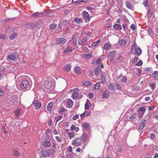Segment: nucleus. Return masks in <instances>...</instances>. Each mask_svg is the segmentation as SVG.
<instances>
[{"label":"nucleus","mask_w":158,"mask_h":158,"mask_svg":"<svg viewBox=\"0 0 158 158\" xmlns=\"http://www.w3.org/2000/svg\"><path fill=\"white\" fill-rule=\"evenodd\" d=\"M127 80V78L125 76H123L122 78L121 81L122 82H126Z\"/></svg>","instance_id":"c03bdc74"},{"label":"nucleus","mask_w":158,"mask_h":158,"mask_svg":"<svg viewBox=\"0 0 158 158\" xmlns=\"http://www.w3.org/2000/svg\"><path fill=\"white\" fill-rule=\"evenodd\" d=\"M49 137V131L48 129L45 131V135L43 136V139H48Z\"/></svg>","instance_id":"ddd939ff"},{"label":"nucleus","mask_w":158,"mask_h":158,"mask_svg":"<svg viewBox=\"0 0 158 158\" xmlns=\"http://www.w3.org/2000/svg\"><path fill=\"white\" fill-rule=\"evenodd\" d=\"M34 104L35 108L37 109H39L41 106L40 101L37 100H35L34 101Z\"/></svg>","instance_id":"1a4fd4ad"},{"label":"nucleus","mask_w":158,"mask_h":158,"mask_svg":"<svg viewBox=\"0 0 158 158\" xmlns=\"http://www.w3.org/2000/svg\"><path fill=\"white\" fill-rule=\"evenodd\" d=\"M74 21H75L77 24H80L82 22L83 20L81 18L76 17L75 18Z\"/></svg>","instance_id":"2eb2a0df"},{"label":"nucleus","mask_w":158,"mask_h":158,"mask_svg":"<svg viewBox=\"0 0 158 158\" xmlns=\"http://www.w3.org/2000/svg\"><path fill=\"white\" fill-rule=\"evenodd\" d=\"M100 86V83L98 82H97L94 85V88L96 89H98L99 88Z\"/></svg>","instance_id":"79ce46f5"},{"label":"nucleus","mask_w":158,"mask_h":158,"mask_svg":"<svg viewBox=\"0 0 158 158\" xmlns=\"http://www.w3.org/2000/svg\"><path fill=\"white\" fill-rule=\"evenodd\" d=\"M56 27V24H51L50 25V29L53 30L55 29Z\"/></svg>","instance_id":"de8ad7c7"},{"label":"nucleus","mask_w":158,"mask_h":158,"mask_svg":"<svg viewBox=\"0 0 158 158\" xmlns=\"http://www.w3.org/2000/svg\"><path fill=\"white\" fill-rule=\"evenodd\" d=\"M79 40L78 36L76 34L73 35V36L72 39L71 40V42L74 45L77 44V41Z\"/></svg>","instance_id":"423d86ee"},{"label":"nucleus","mask_w":158,"mask_h":158,"mask_svg":"<svg viewBox=\"0 0 158 158\" xmlns=\"http://www.w3.org/2000/svg\"><path fill=\"white\" fill-rule=\"evenodd\" d=\"M31 86V83L29 81L27 80H23L20 85L21 89H24L25 90H29Z\"/></svg>","instance_id":"f03ea898"},{"label":"nucleus","mask_w":158,"mask_h":158,"mask_svg":"<svg viewBox=\"0 0 158 158\" xmlns=\"http://www.w3.org/2000/svg\"><path fill=\"white\" fill-rule=\"evenodd\" d=\"M51 85L50 86V90L53 89H55L56 86V83L54 81L52 80L51 81Z\"/></svg>","instance_id":"b1692460"},{"label":"nucleus","mask_w":158,"mask_h":158,"mask_svg":"<svg viewBox=\"0 0 158 158\" xmlns=\"http://www.w3.org/2000/svg\"><path fill=\"white\" fill-rule=\"evenodd\" d=\"M152 9H151L150 8H149L148 9V15L151 16V15L152 14Z\"/></svg>","instance_id":"bf43d9fd"},{"label":"nucleus","mask_w":158,"mask_h":158,"mask_svg":"<svg viewBox=\"0 0 158 158\" xmlns=\"http://www.w3.org/2000/svg\"><path fill=\"white\" fill-rule=\"evenodd\" d=\"M82 127L85 129H87L88 130H89L90 128V125L87 123H85Z\"/></svg>","instance_id":"4be33fe9"},{"label":"nucleus","mask_w":158,"mask_h":158,"mask_svg":"<svg viewBox=\"0 0 158 158\" xmlns=\"http://www.w3.org/2000/svg\"><path fill=\"white\" fill-rule=\"evenodd\" d=\"M7 98L8 103L11 104H13L17 102L16 96L15 95H8Z\"/></svg>","instance_id":"20e7f679"},{"label":"nucleus","mask_w":158,"mask_h":158,"mask_svg":"<svg viewBox=\"0 0 158 158\" xmlns=\"http://www.w3.org/2000/svg\"><path fill=\"white\" fill-rule=\"evenodd\" d=\"M66 41V39L63 38H59L56 40V43L60 45H63L64 44Z\"/></svg>","instance_id":"39448f33"},{"label":"nucleus","mask_w":158,"mask_h":158,"mask_svg":"<svg viewBox=\"0 0 158 158\" xmlns=\"http://www.w3.org/2000/svg\"><path fill=\"white\" fill-rule=\"evenodd\" d=\"M49 81H45V83H44V85L45 88L47 89H48L49 86Z\"/></svg>","instance_id":"4c0bfd02"},{"label":"nucleus","mask_w":158,"mask_h":158,"mask_svg":"<svg viewBox=\"0 0 158 158\" xmlns=\"http://www.w3.org/2000/svg\"><path fill=\"white\" fill-rule=\"evenodd\" d=\"M143 4L145 7L148 6V0H143Z\"/></svg>","instance_id":"09e8293b"},{"label":"nucleus","mask_w":158,"mask_h":158,"mask_svg":"<svg viewBox=\"0 0 158 158\" xmlns=\"http://www.w3.org/2000/svg\"><path fill=\"white\" fill-rule=\"evenodd\" d=\"M18 35V34L17 33H14L12 35L10 36V39L11 40H13Z\"/></svg>","instance_id":"c9c22d12"},{"label":"nucleus","mask_w":158,"mask_h":158,"mask_svg":"<svg viewBox=\"0 0 158 158\" xmlns=\"http://www.w3.org/2000/svg\"><path fill=\"white\" fill-rule=\"evenodd\" d=\"M139 110L140 112H142L145 111L146 109L144 107H140Z\"/></svg>","instance_id":"4d7b16f0"},{"label":"nucleus","mask_w":158,"mask_h":158,"mask_svg":"<svg viewBox=\"0 0 158 158\" xmlns=\"http://www.w3.org/2000/svg\"><path fill=\"white\" fill-rule=\"evenodd\" d=\"M83 15L84 17L87 19H89V14L86 11H84L83 12Z\"/></svg>","instance_id":"a878e982"},{"label":"nucleus","mask_w":158,"mask_h":158,"mask_svg":"<svg viewBox=\"0 0 158 158\" xmlns=\"http://www.w3.org/2000/svg\"><path fill=\"white\" fill-rule=\"evenodd\" d=\"M156 137L154 133H152L150 135V138L151 139H154Z\"/></svg>","instance_id":"052dcab7"},{"label":"nucleus","mask_w":158,"mask_h":158,"mask_svg":"<svg viewBox=\"0 0 158 158\" xmlns=\"http://www.w3.org/2000/svg\"><path fill=\"white\" fill-rule=\"evenodd\" d=\"M87 112L85 111L83 114L80 115L81 118L82 119L86 115Z\"/></svg>","instance_id":"6e6d98bb"},{"label":"nucleus","mask_w":158,"mask_h":158,"mask_svg":"<svg viewBox=\"0 0 158 158\" xmlns=\"http://www.w3.org/2000/svg\"><path fill=\"white\" fill-rule=\"evenodd\" d=\"M81 83L82 85L85 86H89L90 85V82L88 81H83Z\"/></svg>","instance_id":"7c9ffc66"},{"label":"nucleus","mask_w":158,"mask_h":158,"mask_svg":"<svg viewBox=\"0 0 158 158\" xmlns=\"http://www.w3.org/2000/svg\"><path fill=\"white\" fill-rule=\"evenodd\" d=\"M64 107H62L60 109H59V113L61 114V113L63 112L64 110Z\"/></svg>","instance_id":"e2e57ef3"},{"label":"nucleus","mask_w":158,"mask_h":158,"mask_svg":"<svg viewBox=\"0 0 158 158\" xmlns=\"http://www.w3.org/2000/svg\"><path fill=\"white\" fill-rule=\"evenodd\" d=\"M61 21L63 25L65 26L68 24V21L66 20H62Z\"/></svg>","instance_id":"37998d69"},{"label":"nucleus","mask_w":158,"mask_h":158,"mask_svg":"<svg viewBox=\"0 0 158 158\" xmlns=\"http://www.w3.org/2000/svg\"><path fill=\"white\" fill-rule=\"evenodd\" d=\"M41 154L42 156L44 157L49 156V154L48 152L46 150H44L41 151Z\"/></svg>","instance_id":"f3484780"},{"label":"nucleus","mask_w":158,"mask_h":158,"mask_svg":"<svg viewBox=\"0 0 158 158\" xmlns=\"http://www.w3.org/2000/svg\"><path fill=\"white\" fill-rule=\"evenodd\" d=\"M87 135L86 134H83L80 137V139L84 143L86 140Z\"/></svg>","instance_id":"dca6fc26"},{"label":"nucleus","mask_w":158,"mask_h":158,"mask_svg":"<svg viewBox=\"0 0 158 158\" xmlns=\"http://www.w3.org/2000/svg\"><path fill=\"white\" fill-rule=\"evenodd\" d=\"M49 10H45L44 11L41 12H36L31 15V16L34 18L41 17L44 15L45 16H49V13H48Z\"/></svg>","instance_id":"f257e3e1"},{"label":"nucleus","mask_w":158,"mask_h":158,"mask_svg":"<svg viewBox=\"0 0 158 158\" xmlns=\"http://www.w3.org/2000/svg\"><path fill=\"white\" fill-rule=\"evenodd\" d=\"M43 146L44 147H48L49 146V141H45L43 142Z\"/></svg>","instance_id":"c756f323"},{"label":"nucleus","mask_w":158,"mask_h":158,"mask_svg":"<svg viewBox=\"0 0 158 158\" xmlns=\"http://www.w3.org/2000/svg\"><path fill=\"white\" fill-rule=\"evenodd\" d=\"M143 62L141 60H139L138 61V62L137 63L135 64V65L137 66H139L141 65L142 64Z\"/></svg>","instance_id":"3c124183"},{"label":"nucleus","mask_w":158,"mask_h":158,"mask_svg":"<svg viewBox=\"0 0 158 158\" xmlns=\"http://www.w3.org/2000/svg\"><path fill=\"white\" fill-rule=\"evenodd\" d=\"M125 5L126 7L129 9H132L133 8V6L131 4L128 2H125Z\"/></svg>","instance_id":"5701e85b"},{"label":"nucleus","mask_w":158,"mask_h":158,"mask_svg":"<svg viewBox=\"0 0 158 158\" xmlns=\"http://www.w3.org/2000/svg\"><path fill=\"white\" fill-rule=\"evenodd\" d=\"M110 95V92L108 90H106L102 94V97L103 98H107Z\"/></svg>","instance_id":"6e6552de"},{"label":"nucleus","mask_w":158,"mask_h":158,"mask_svg":"<svg viewBox=\"0 0 158 158\" xmlns=\"http://www.w3.org/2000/svg\"><path fill=\"white\" fill-rule=\"evenodd\" d=\"M56 121H58L61 119L62 118V116L60 115H59L57 116H56Z\"/></svg>","instance_id":"49530a36"},{"label":"nucleus","mask_w":158,"mask_h":158,"mask_svg":"<svg viewBox=\"0 0 158 158\" xmlns=\"http://www.w3.org/2000/svg\"><path fill=\"white\" fill-rule=\"evenodd\" d=\"M19 55L18 53L14 52L11 54L8 55L7 57V59L8 60H11L13 61L16 60Z\"/></svg>","instance_id":"7ed1b4c3"},{"label":"nucleus","mask_w":158,"mask_h":158,"mask_svg":"<svg viewBox=\"0 0 158 158\" xmlns=\"http://www.w3.org/2000/svg\"><path fill=\"white\" fill-rule=\"evenodd\" d=\"M146 123V120L145 119L142 120L139 123V129L140 130H142L145 127Z\"/></svg>","instance_id":"0eeeda50"},{"label":"nucleus","mask_w":158,"mask_h":158,"mask_svg":"<svg viewBox=\"0 0 158 158\" xmlns=\"http://www.w3.org/2000/svg\"><path fill=\"white\" fill-rule=\"evenodd\" d=\"M110 47L111 46L108 43H106L104 45V49L106 50H108Z\"/></svg>","instance_id":"2f4dec72"},{"label":"nucleus","mask_w":158,"mask_h":158,"mask_svg":"<svg viewBox=\"0 0 158 158\" xmlns=\"http://www.w3.org/2000/svg\"><path fill=\"white\" fill-rule=\"evenodd\" d=\"M73 97V98L75 100H77L78 99H80L82 97V95L77 94H73L72 95Z\"/></svg>","instance_id":"9d476101"},{"label":"nucleus","mask_w":158,"mask_h":158,"mask_svg":"<svg viewBox=\"0 0 158 158\" xmlns=\"http://www.w3.org/2000/svg\"><path fill=\"white\" fill-rule=\"evenodd\" d=\"M81 69L79 66H76L74 69V71L75 73L78 74L81 73Z\"/></svg>","instance_id":"412c9836"},{"label":"nucleus","mask_w":158,"mask_h":158,"mask_svg":"<svg viewBox=\"0 0 158 158\" xmlns=\"http://www.w3.org/2000/svg\"><path fill=\"white\" fill-rule=\"evenodd\" d=\"M114 88H115L116 89H121V87L116 83H114Z\"/></svg>","instance_id":"ea45409f"},{"label":"nucleus","mask_w":158,"mask_h":158,"mask_svg":"<svg viewBox=\"0 0 158 158\" xmlns=\"http://www.w3.org/2000/svg\"><path fill=\"white\" fill-rule=\"evenodd\" d=\"M67 103L69 108H71L73 106V102L72 100H68L67 101Z\"/></svg>","instance_id":"393cba45"},{"label":"nucleus","mask_w":158,"mask_h":158,"mask_svg":"<svg viewBox=\"0 0 158 158\" xmlns=\"http://www.w3.org/2000/svg\"><path fill=\"white\" fill-rule=\"evenodd\" d=\"M153 77L155 78H158V71H155L152 73Z\"/></svg>","instance_id":"c85d7f7f"},{"label":"nucleus","mask_w":158,"mask_h":158,"mask_svg":"<svg viewBox=\"0 0 158 158\" xmlns=\"http://www.w3.org/2000/svg\"><path fill=\"white\" fill-rule=\"evenodd\" d=\"M71 129L72 130H74L75 132H77L79 130L78 127H76L75 125H72L71 127Z\"/></svg>","instance_id":"72a5a7b5"},{"label":"nucleus","mask_w":158,"mask_h":158,"mask_svg":"<svg viewBox=\"0 0 158 158\" xmlns=\"http://www.w3.org/2000/svg\"><path fill=\"white\" fill-rule=\"evenodd\" d=\"M101 70V69L98 67H97L94 70V73L96 75H98L99 74V71Z\"/></svg>","instance_id":"f704fd0d"},{"label":"nucleus","mask_w":158,"mask_h":158,"mask_svg":"<svg viewBox=\"0 0 158 158\" xmlns=\"http://www.w3.org/2000/svg\"><path fill=\"white\" fill-rule=\"evenodd\" d=\"M119 43L121 46H124L127 44V42L124 39H121L119 40Z\"/></svg>","instance_id":"a211bd4d"},{"label":"nucleus","mask_w":158,"mask_h":158,"mask_svg":"<svg viewBox=\"0 0 158 158\" xmlns=\"http://www.w3.org/2000/svg\"><path fill=\"white\" fill-rule=\"evenodd\" d=\"M83 56L84 58H90L92 57V55L91 53L84 54L83 55Z\"/></svg>","instance_id":"e433bc0d"},{"label":"nucleus","mask_w":158,"mask_h":158,"mask_svg":"<svg viewBox=\"0 0 158 158\" xmlns=\"http://www.w3.org/2000/svg\"><path fill=\"white\" fill-rule=\"evenodd\" d=\"M71 66L69 64H67L65 65L63 68V70L64 71L68 72L70 70Z\"/></svg>","instance_id":"9b49d317"},{"label":"nucleus","mask_w":158,"mask_h":158,"mask_svg":"<svg viewBox=\"0 0 158 158\" xmlns=\"http://www.w3.org/2000/svg\"><path fill=\"white\" fill-rule=\"evenodd\" d=\"M67 151L69 152H71L72 151V147L69 146L67 148Z\"/></svg>","instance_id":"680f3d73"},{"label":"nucleus","mask_w":158,"mask_h":158,"mask_svg":"<svg viewBox=\"0 0 158 158\" xmlns=\"http://www.w3.org/2000/svg\"><path fill=\"white\" fill-rule=\"evenodd\" d=\"M113 27L117 30H122V28L120 25L118 24H115L113 26Z\"/></svg>","instance_id":"aec40b11"},{"label":"nucleus","mask_w":158,"mask_h":158,"mask_svg":"<svg viewBox=\"0 0 158 158\" xmlns=\"http://www.w3.org/2000/svg\"><path fill=\"white\" fill-rule=\"evenodd\" d=\"M81 143L80 142H77L76 141H73L72 143V145L73 146L75 145L76 146H78L81 145Z\"/></svg>","instance_id":"bb28decb"},{"label":"nucleus","mask_w":158,"mask_h":158,"mask_svg":"<svg viewBox=\"0 0 158 158\" xmlns=\"http://www.w3.org/2000/svg\"><path fill=\"white\" fill-rule=\"evenodd\" d=\"M114 83H111V82H110L108 85V88L111 90H113L114 89Z\"/></svg>","instance_id":"473e14b6"},{"label":"nucleus","mask_w":158,"mask_h":158,"mask_svg":"<svg viewBox=\"0 0 158 158\" xmlns=\"http://www.w3.org/2000/svg\"><path fill=\"white\" fill-rule=\"evenodd\" d=\"M130 28L133 30L135 31L136 29V27L134 24H132L130 26Z\"/></svg>","instance_id":"864d4df0"},{"label":"nucleus","mask_w":158,"mask_h":158,"mask_svg":"<svg viewBox=\"0 0 158 158\" xmlns=\"http://www.w3.org/2000/svg\"><path fill=\"white\" fill-rule=\"evenodd\" d=\"M136 44L134 42L131 50V53L132 54H135V50L136 49Z\"/></svg>","instance_id":"4468645a"},{"label":"nucleus","mask_w":158,"mask_h":158,"mask_svg":"<svg viewBox=\"0 0 158 158\" xmlns=\"http://www.w3.org/2000/svg\"><path fill=\"white\" fill-rule=\"evenodd\" d=\"M85 9L88 10H95V9L94 8L92 7L91 6H87L86 7Z\"/></svg>","instance_id":"a18cd8bd"},{"label":"nucleus","mask_w":158,"mask_h":158,"mask_svg":"<svg viewBox=\"0 0 158 158\" xmlns=\"http://www.w3.org/2000/svg\"><path fill=\"white\" fill-rule=\"evenodd\" d=\"M69 136L70 138H73L74 136V135L72 133H69Z\"/></svg>","instance_id":"774afa93"},{"label":"nucleus","mask_w":158,"mask_h":158,"mask_svg":"<svg viewBox=\"0 0 158 158\" xmlns=\"http://www.w3.org/2000/svg\"><path fill=\"white\" fill-rule=\"evenodd\" d=\"M117 53V51L114 50L110 52L107 55V57L108 59L112 58L115 56Z\"/></svg>","instance_id":"f8f14e48"},{"label":"nucleus","mask_w":158,"mask_h":158,"mask_svg":"<svg viewBox=\"0 0 158 158\" xmlns=\"http://www.w3.org/2000/svg\"><path fill=\"white\" fill-rule=\"evenodd\" d=\"M82 42L84 44V45H85L86 44V42L87 41V39L86 38L84 37V38L82 40H81Z\"/></svg>","instance_id":"5fc2aeb1"},{"label":"nucleus","mask_w":158,"mask_h":158,"mask_svg":"<svg viewBox=\"0 0 158 158\" xmlns=\"http://www.w3.org/2000/svg\"><path fill=\"white\" fill-rule=\"evenodd\" d=\"M100 41V40H97V41L94 42L92 44V46L93 47H94V46H96L97 45V44H98V43H99Z\"/></svg>","instance_id":"603ef678"},{"label":"nucleus","mask_w":158,"mask_h":158,"mask_svg":"<svg viewBox=\"0 0 158 158\" xmlns=\"http://www.w3.org/2000/svg\"><path fill=\"white\" fill-rule=\"evenodd\" d=\"M26 27L28 28L33 29L35 27V25L32 23L27 24Z\"/></svg>","instance_id":"6ab92c4d"},{"label":"nucleus","mask_w":158,"mask_h":158,"mask_svg":"<svg viewBox=\"0 0 158 158\" xmlns=\"http://www.w3.org/2000/svg\"><path fill=\"white\" fill-rule=\"evenodd\" d=\"M13 154L14 155L16 156H19L20 155V154L19 153V152L15 150H13Z\"/></svg>","instance_id":"58836bf2"},{"label":"nucleus","mask_w":158,"mask_h":158,"mask_svg":"<svg viewBox=\"0 0 158 158\" xmlns=\"http://www.w3.org/2000/svg\"><path fill=\"white\" fill-rule=\"evenodd\" d=\"M156 86V84L155 82H154L151 85V87L152 89H154L155 88Z\"/></svg>","instance_id":"0e129e2a"},{"label":"nucleus","mask_w":158,"mask_h":158,"mask_svg":"<svg viewBox=\"0 0 158 158\" xmlns=\"http://www.w3.org/2000/svg\"><path fill=\"white\" fill-rule=\"evenodd\" d=\"M20 109H17L15 111V114L17 117H18L20 113Z\"/></svg>","instance_id":"a19ab883"},{"label":"nucleus","mask_w":158,"mask_h":158,"mask_svg":"<svg viewBox=\"0 0 158 158\" xmlns=\"http://www.w3.org/2000/svg\"><path fill=\"white\" fill-rule=\"evenodd\" d=\"M117 59L120 61H121L123 59V57L121 55H119L117 57Z\"/></svg>","instance_id":"13d9d810"},{"label":"nucleus","mask_w":158,"mask_h":158,"mask_svg":"<svg viewBox=\"0 0 158 158\" xmlns=\"http://www.w3.org/2000/svg\"><path fill=\"white\" fill-rule=\"evenodd\" d=\"M5 38L6 35L3 34H0V39H5Z\"/></svg>","instance_id":"69168bd1"},{"label":"nucleus","mask_w":158,"mask_h":158,"mask_svg":"<svg viewBox=\"0 0 158 158\" xmlns=\"http://www.w3.org/2000/svg\"><path fill=\"white\" fill-rule=\"evenodd\" d=\"M72 92H74V94H77L79 92V89L77 88H75L71 90Z\"/></svg>","instance_id":"8fccbe9b"},{"label":"nucleus","mask_w":158,"mask_h":158,"mask_svg":"<svg viewBox=\"0 0 158 158\" xmlns=\"http://www.w3.org/2000/svg\"><path fill=\"white\" fill-rule=\"evenodd\" d=\"M135 53H136L138 56L140 55L141 54V50L140 48H137L135 50Z\"/></svg>","instance_id":"cd10ccee"},{"label":"nucleus","mask_w":158,"mask_h":158,"mask_svg":"<svg viewBox=\"0 0 158 158\" xmlns=\"http://www.w3.org/2000/svg\"><path fill=\"white\" fill-rule=\"evenodd\" d=\"M56 139L59 142H60L62 141L61 138L59 136H56Z\"/></svg>","instance_id":"338daca9"}]
</instances>
